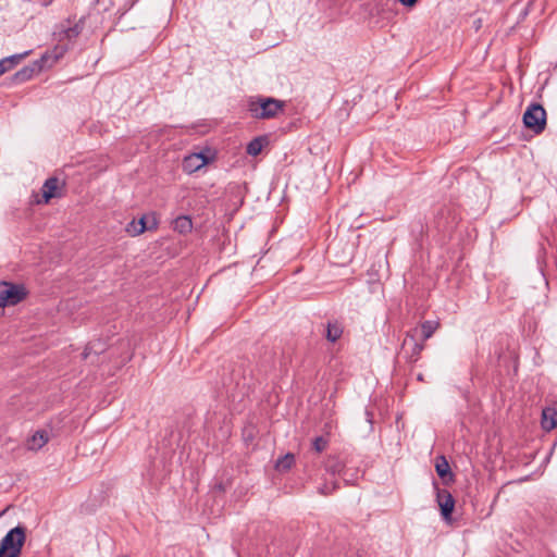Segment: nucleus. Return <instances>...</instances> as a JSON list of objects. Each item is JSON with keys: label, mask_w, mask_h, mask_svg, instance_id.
Masks as SVG:
<instances>
[{"label": "nucleus", "mask_w": 557, "mask_h": 557, "mask_svg": "<svg viewBox=\"0 0 557 557\" xmlns=\"http://www.w3.org/2000/svg\"><path fill=\"white\" fill-rule=\"evenodd\" d=\"M26 530L22 525L11 529L0 541V557H18L25 543Z\"/></svg>", "instance_id": "f257e3e1"}, {"label": "nucleus", "mask_w": 557, "mask_h": 557, "mask_svg": "<svg viewBox=\"0 0 557 557\" xmlns=\"http://www.w3.org/2000/svg\"><path fill=\"white\" fill-rule=\"evenodd\" d=\"M284 102L274 98H259L249 103V111L256 119H271L283 111Z\"/></svg>", "instance_id": "f03ea898"}, {"label": "nucleus", "mask_w": 557, "mask_h": 557, "mask_svg": "<svg viewBox=\"0 0 557 557\" xmlns=\"http://www.w3.org/2000/svg\"><path fill=\"white\" fill-rule=\"evenodd\" d=\"M27 289L22 284H14L5 281L0 282V308L14 306L24 300Z\"/></svg>", "instance_id": "7ed1b4c3"}, {"label": "nucleus", "mask_w": 557, "mask_h": 557, "mask_svg": "<svg viewBox=\"0 0 557 557\" xmlns=\"http://www.w3.org/2000/svg\"><path fill=\"white\" fill-rule=\"evenodd\" d=\"M523 123L527 128L541 134L546 126V111L541 104L531 103L523 114Z\"/></svg>", "instance_id": "20e7f679"}, {"label": "nucleus", "mask_w": 557, "mask_h": 557, "mask_svg": "<svg viewBox=\"0 0 557 557\" xmlns=\"http://www.w3.org/2000/svg\"><path fill=\"white\" fill-rule=\"evenodd\" d=\"M436 488V502L438 504V507L441 509V515L443 519L447 522L451 521V513L455 509V498L453 497L451 493L447 490H442L437 487Z\"/></svg>", "instance_id": "39448f33"}, {"label": "nucleus", "mask_w": 557, "mask_h": 557, "mask_svg": "<svg viewBox=\"0 0 557 557\" xmlns=\"http://www.w3.org/2000/svg\"><path fill=\"white\" fill-rule=\"evenodd\" d=\"M418 329H412L408 332L406 339L403 343V348L407 349L410 346L408 358L411 362H417L420 358L422 350L424 349V342H418Z\"/></svg>", "instance_id": "423d86ee"}, {"label": "nucleus", "mask_w": 557, "mask_h": 557, "mask_svg": "<svg viewBox=\"0 0 557 557\" xmlns=\"http://www.w3.org/2000/svg\"><path fill=\"white\" fill-rule=\"evenodd\" d=\"M117 349L119 348L111 347L110 349L107 350L106 344L103 342H101L100 339H97V341L88 343V345L86 346V348L83 352V358L88 359L92 355H95L96 357H99L100 355H104L101 360V361H103L107 358V356H108V358H112L113 356H115V351Z\"/></svg>", "instance_id": "0eeeda50"}, {"label": "nucleus", "mask_w": 557, "mask_h": 557, "mask_svg": "<svg viewBox=\"0 0 557 557\" xmlns=\"http://www.w3.org/2000/svg\"><path fill=\"white\" fill-rule=\"evenodd\" d=\"M64 182L58 177H49L42 185V198L44 202L48 203L52 198H60L62 196V189Z\"/></svg>", "instance_id": "6e6552de"}, {"label": "nucleus", "mask_w": 557, "mask_h": 557, "mask_svg": "<svg viewBox=\"0 0 557 557\" xmlns=\"http://www.w3.org/2000/svg\"><path fill=\"white\" fill-rule=\"evenodd\" d=\"M435 470L444 485L455 482V474L451 472L450 466L445 456H437L435 459Z\"/></svg>", "instance_id": "1a4fd4ad"}, {"label": "nucleus", "mask_w": 557, "mask_h": 557, "mask_svg": "<svg viewBox=\"0 0 557 557\" xmlns=\"http://www.w3.org/2000/svg\"><path fill=\"white\" fill-rule=\"evenodd\" d=\"M209 158L203 152L191 153L184 159V169L188 172L199 170L209 162Z\"/></svg>", "instance_id": "9d476101"}, {"label": "nucleus", "mask_w": 557, "mask_h": 557, "mask_svg": "<svg viewBox=\"0 0 557 557\" xmlns=\"http://www.w3.org/2000/svg\"><path fill=\"white\" fill-rule=\"evenodd\" d=\"M157 223L153 220L151 225H147L146 216H141L139 220H133L126 226V232L132 236H137L143 234L147 230H151L156 227Z\"/></svg>", "instance_id": "9b49d317"}, {"label": "nucleus", "mask_w": 557, "mask_h": 557, "mask_svg": "<svg viewBox=\"0 0 557 557\" xmlns=\"http://www.w3.org/2000/svg\"><path fill=\"white\" fill-rule=\"evenodd\" d=\"M440 327V322L437 320H428L423 321L419 326L414 329L419 330L418 338L422 342H425L435 333V331Z\"/></svg>", "instance_id": "f8f14e48"}, {"label": "nucleus", "mask_w": 557, "mask_h": 557, "mask_svg": "<svg viewBox=\"0 0 557 557\" xmlns=\"http://www.w3.org/2000/svg\"><path fill=\"white\" fill-rule=\"evenodd\" d=\"M343 331L344 327L337 320L329 321L326 324L325 337L329 342L335 343L343 335Z\"/></svg>", "instance_id": "ddd939ff"}, {"label": "nucleus", "mask_w": 557, "mask_h": 557, "mask_svg": "<svg viewBox=\"0 0 557 557\" xmlns=\"http://www.w3.org/2000/svg\"><path fill=\"white\" fill-rule=\"evenodd\" d=\"M542 426L550 431L557 426V411L553 408H545L542 412Z\"/></svg>", "instance_id": "4468645a"}, {"label": "nucleus", "mask_w": 557, "mask_h": 557, "mask_svg": "<svg viewBox=\"0 0 557 557\" xmlns=\"http://www.w3.org/2000/svg\"><path fill=\"white\" fill-rule=\"evenodd\" d=\"M326 472L331 474H342L344 472V463L337 456H329L324 462Z\"/></svg>", "instance_id": "2eb2a0df"}, {"label": "nucleus", "mask_w": 557, "mask_h": 557, "mask_svg": "<svg viewBox=\"0 0 557 557\" xmlns=\"http://www.w3.org/2000/svg\"><path fill=\"white\" fill-rule=\"evenodd\" d=\"M49 441L48 433L46 431H37L35 434L28 440V448L30 450L40 449L47 442Z\"/></svg>", "instance_id": "dca6fc26"}, {"label": "nucleus", "mask_w": 557, "mask_h": 557, "mask_svg": "<svg viewBox=\"0 0 557 557\" xmlns=\"http://www.w3.org/2000/svg\"><path fill=\"white\" fill-rule=\"evenodd\" d=\"M268 143L267 138L264 136H259L253 138L246 147L247 154L251 157H257L259 153H261L264 145Z\"/></svg>", "instance_id": "f3484780"}, {"label": "nucleus", "mask_w": 557, "mask_h": 557, "mask_svg": "<svg viewBox=\"0 0 557 557\" xmlns=\"http://www.w3.org/2000/svg\"><path fill=\"white\" fill-rule=\"evenodd\" d=\"M26 54L27 52L23 54H14L0 60V76L13 69Z\"/></svg>", "instance_id": "a211bd4d"}, {"label": "nucleus", "mask_w": 557, "mask_h": 557, "mask_svg": "<svg viewBox=\"0 0 557 557\" xmlns=\"http://www.w3.org/2000/svg\"><path fill=\"white\" fill-rule=\"evenodd\" d=\"M119 348L122 351L121 355L119 356V359L115 360L114 363L116 367L120 368L132 359V354L129 349V343L127 341H120Z\"/></svg>", "instance_id": "6ab92c4d"}, {"label": "nucleus", "mask_w": 557, "mask_h": 557, "mask_svg": "<svg viewBox=\"0 0 557 557\" xmlns=\"http://www.w3.org/2000/svg\"><path fill=\"white\" fill-rule=\"evenodd\" d=\"M295 463V456L287 453L283 457H280L275 462V469L281 472L288 471Z\"/></svg>", "instance_id": "aec40b11"}, {"label": "nucleus", "mask_w": 557, "mask_h": 557, "mask_svg": "<svg viewBox=\"0 0 557 557\" xmlns=\"http://www.w3.org/2000/svg\"><path fill=\"white\" fill-rule=\"evenodd\" d=\"M193 228V222L190 218L186 215H182L175 219L174 221V230L180 232L181 234H186L190 232Z\"/></svg>", "instance_id": "412c9836"}, {"label": "nucleus", "mask_w": 557, "mask_h": 557, "mask_svg": "<svg viewBox=\"0 0 557 557\" xmlns=\"http://www.w3.org/2000/svg\"><path fill=\"white\" fill-rule=\"evenodd\" d=\"M63 52H64V49L55 48L53 51V55L50 53H45L40 59V62H41L40 66L41 67L52 66L59 60V58H61L63 55Z\"/></svg>", "instance_id": "4be33fe9"}, {"label": "nucleus", "mask_w": 557, "mask_h": 557, "mask_svg": "<svg viewBox=\"0 0 557 557\" xmlns=\"http://www.w3.org/2000/svg\"><path fill=\"white\" fill-rule=\"evenodd\" d=\"M83 26L79 23H76L73 26H69L66 28H62L59 33L60 39L72 40L75 39L82 33Z\"/></svg>", "instance_id": "5701e85b"}, {"label": "nucleus", "mask_w": 557, "mask_h": 557, "mask_svg": "<svg viewBox=\"0 0 557 557\" xmlns=\"http://www.w3.org/2000/svg\"><path fill=\"white\" fill-rule=\"evenodd\" d=\"M327 445H329V441L324 436H317L312 441V448L317 453H322L327 447Z\"/></svg>", "instance_id": "b1692460"}, {"label": "nucleus", "mask_w": 557, "mask_h": 557, "mask_svg": "<svg viewBox=\"0 0 557 557\" xmlns=\"http://www.w3.org/2000/svg\"><path fill=\"white\" fill-rule=\"evenodd\" d=\"M337 488H338V484L336 482H333L331 486H329L327 484H324L323 486H321L319 488V492L322 495H330Z\"/></svg>", "instance_id": "393cba45"}, {"label": "nucleus", "mask_w": 557, "mask_h": 557, "mask_svg": "<svg viewBox=\"0 0 557 557\" xmlns=\"http://www.w3.org/2000/svg\"><path fill=\"white\" fill-rule=\"evenodd\" d=\"M404 5L412 7L416 4L417 0H399Z\"/></svg>", "instance_id": "a878e982"}, {"label": "nucleus", "mask_w": 557, "mask_h": 557, "mask_svg": "<svg viewBox=\"0 0 557 557\" xmlns=\"http://www.w3.org/2000/svg\"><path fill=\"white\" fill-rule=\"evenodd\" d=\"M25 74H26V71L17 72V73H16V77H20V76H23V77H24V76H25Z\"/></svg>", "instance_id": "bb28decb"}, {"label": "nucleus", "mask_w": 557, "mask_h": 557, "mask_svg": "<svg viewBox=\"0 0 557 557\" xmlns=\"http://www.w3.org/2000/svg\"><path fill=\"white\" fill-rule=\"evenodd\" d=\"M51 1H52V0H50L49 2L44 3V5H45V7H48V4H50V3H51Z\"/></svg>", "instance_id": "cd10ccee"}]
</instances>
